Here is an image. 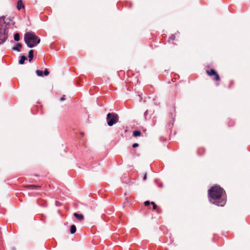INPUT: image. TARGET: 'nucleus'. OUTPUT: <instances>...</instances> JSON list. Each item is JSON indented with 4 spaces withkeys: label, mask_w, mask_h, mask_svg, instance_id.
<instances>
[{
    "label": "nucleus",
    "mask_w": 250,
    "mask_h": 250,
    "mask_svg": "<svg viewBox=\"0 0 250 250\" xmlns=\"http://www.w3.org/2000/svg\"><path fill=\"white\" fill-rule=\"evenodd\" d=\"M209 199L210 202L218 206H224L226 203V195L224 189L215 186L208 190Z\"/></svg>",
    "instance_id": "nucleus-1"
},
{
    "label": "nucleus",
    "mask_w": 250,
    "mask_h": 250,
    "mask_svg": "<svg viewBox=\"0 0 250 250\" xmlns=\"http://www.w3.org/2000/svg\"><path fill=\"white\" fill-rule=\"evenodd\" d=\"M24 40L28 47L33 48L40 42V39L33 32H27L24 34Z\"/></svg>",
    "instance_id": "nucleus-2"
},
{
    "label": "nucleus",
    "mask_w": 250,
    "mask_h": 250,
    "mask_svg": "<svg viewBox=\"0 0 250 250\" xmlns=\"http://www.w3.org/2000/svg\"><path fill=\"white\" fill-rule=\"evenodd\" d=\"M119 117L114 113H109L107 115L106 121L109 126H112L118 122Z\"/></svg>",
    "instance_id": "nucleus-3"
},
{
    "label": "nucleus",
    "mask_w": 250,
    "mask_h": 250,
    "mask_svg": "<svg viewBox=\"0 0 250 250\" xmlns=\"http://www.w3.org/2000/svg\"><path fill=\"white\" fill-rule=\"evenodd\" d=\"M7 37L6 30L3 26H0V43L4 42Z\"/></svg>",
    "instance_id": "nucleus-4"
},
{
    "label": "nucleus",
    "mask_w": 250,
    "mask_h": 250,
    "mask_svg": "<svg viewBox=\"0 0 250 250\" xmlns=\"http://www.w3.org/2000/svg\"><path fill=\"white\" fill-rule=\"evenodd\" d=\"M207 73L208 74L209 76H214V80L216 81H218L220 79L219 76L218 75V74L216 73V72L214 69H211L210 70H207Z\"/></svg>",
    "instance_id": "nucleus-5"
},
{
    "label": "nucleus",
    "mask_w": 250,
    "mask_h": 250,
    "mask_svg": "<svg viewBox=\"0 0 250 250\" xmlns=\"http://www.w3.org/2000/svg\"><path fill=\"white\" fill-rule=\"evenodd\" d=\"M74 216L79 221H82L83 219V216L81 214L74 213Z\"/></svg>",
    "instance_id": "nucleus-6"
},
{
    "label": "nucleus",
    "mask_w": 250,
    "mask_h": 250,
    "mask_svg": "<svg viewBox=\"0 0 250 250\" xmlns=\"http://www.w3.org/2000/svg\"><path fill=\"white\" fill-rule=\"evenodd\" d=\"M21 47V45L20 43L16 44V46L13 48V50L19 52Z\"/></svg>",
    "instance_id": "nucleus-7"
},
{
    "label": "nucleus",
    "mask_w": 250,
    "mask_h": 250,
    "mask_svg": "<svg viewBox=\"0 0 250 250\" xmlns=\"http://www.w3.org/2000/svg\"><path fill=\"white\" fill-rule=\"evenodd\" d=\"M152 112L149 111L148 110H147L145 113H144V118L146 120L149 119V118L148 117V114H152Z\"/></svg>",
    "instance_id": "nucleus-8"
},
{
    "label": "nucleus",
    "mask_w": 250,
    "mask_h": 250,
    "mask_svg": "<svg viewBox=\"0 0 250 250\" xmlns=\"http://www.w3.org/2000/svg\"><path fill=\"white\" fill-rule=\"evenodd\" d=\"M24 6L22 3V1L21 0H19L18 1V3H17V8L19 9V10H20L22 7H23Z\"/></svg>",
    "instance_id": "nucleus-9"
},
{
    "label": "nucleus",
    "mask_w": 250,
    "mask_h": 250,
    "mask_svg": "<svg viewBox=\"0 0 250 250\" xmlns=\"http://www.w3.org/2000/svg\"><path fill=\"white\" fill-rule=\"evenodd\" d=\"M28 57L29 62H31V61L33 59V50H30L29 51Z\"/></svg>",
    "instance_id": "nucleus-10"
},
{
    "label": "nucleus",
    "mask_w": 250,
    "mask_h": 250,
    "mask_svg": "<svg viewBox=\"0 0 250 250\" xmlns=\"http://www.w3.org/2000/svg\"><path fill=\"white\" fill-rule=\"evenodd\" d=\"M26 60H27V58L24 56H22L21 58L20 61H19V63L21 64H23L24 62V61Z\"/></svg>",
    "instance_id": "nucleus-11"
},
{
    "label": "nucleus",
    "mask_w": 250,
    "mask_h": 250,
    "mask_svg": "<svg viewBox=\"0 0 250 250\" xmlns=\"http://www.w3.org/2000/svg\"><path fill=\"white\" fill-rule=\"evenodd\" d=\"M76 231V228L74 225H72L70 227V232L71 234H74Z\"/></svg>",
    "instance_id": "nucleus-12"
},
{
    "label": "nucleus",
    "mask_w": 250,
    "mask_h": 250,
    "mask_svg": "<svg viewBox=\"0 0 250 250\" xmlns=\"http://www.w3.org/2000/svg\"><path fill=\"white\" fill-rule=\"evenodd\" d=\"M141 135V132L140 131H135L133 132V136L134 137H138L140 136Z\"/></svg>",
    "instance_id": "nucleus-13"
},
{
    "label": "nucleus",
    "mask_w": 250,
    "mask_h": 250,
    "mask_svg": "<svg viewBox=\"0 0 250 250\" xmlns=\"http://www.w3.org/2000/svg\"><path fill=\"white\" fill-rule=\"evenodd\" d=\"M14 40L16 41H19L20 40V35L18 33H16L14 35Z\"/></svg>",
    "instance_id": "nucleus-14"
},
{
    "label": "nucleus",
    "mask_w": 250,
    "mask_h": 250,
    "mask_svg": "<svg viewBox=\"0 0 250 250\" xmlns=\"http://www.w3.org/2000/svg\"><path fill=\"white\" fill-rule=\"evenodd\" d=\"M36 74L38 76H43V72L41 70H37L36 71Z\"/></svg>",
    "instance_id": "nucleus-15"
},
{
    "label": "nucleus",
    "mask_w": 250,
    "mask_h": 250,
    "mask_svg": "<svg viewBox=\"0 0 250 250\" xmlns=\"http://www.w3.org/2000/svg\"><path fill=\"white\" fill-rule=\"evenodd\" d=\"M43 73L44 74L45 76H47L49 74V72L47 70V69H45L44 71H43Z\"/></svg>",
    "instance_id": "nucleus-16"
},
{
    "label": "nucleus",
    "mask_w": 250,
    "mask_h": 250,
    "mask_svg": "<svg viewBox=\"0 0 250 250\" xmlns=\"http://www.w3.org/2000/svg\"><path fill=\"white\" fill-rule=\"evenodd\" d=\"M151 204L153 205V209H156V208H157V206H156V205L155 204V203H154V202H152L151 203Z\"/></svg>",
    "instance_id": "nucleus-17"
},
{
    "label": "nucleus",
    "mask_w": 250,
    "mask_h": 250,
    "mask_svg": "<svg viewBox=\"0 0 250 250\" xmlns=\"http://www.w3.org/2000/svg\"><path fill=\"white\" fill-rule=\"evenodd\" d=\"M175 35H171V36L169 37V39H170V40H172V41H173V40H175Z\"/></svg>",
    "instance_id": "nucleus-18"
},
{
    "label": "nucleus",
    "mask_w": 250,
    "mask_h": 250,
    "mask_svg": "<svg viewBox=\"0 0 250 250\" xmlns=\"http://www.w3.org/2000/svg\"><path fill=\"white\" fill-rule=\"evenodd\" d=\"M144 204H145V206H148V205H149L150 204V202H149V201H146V202H145V203H144Z\"/></svg>",
    "instance_id": "nucleus-19"
},
{
    "label": "nucleus",
    "mask_w": 250,
    "mask_h": 250,
    "mask_svg": "<svg viewBox=\"0 0 250 250\" xmlns=\"http://www.w3.org/2000/svg\"><path fill=\"white\" fill-rule=\"evenodd\" d=\"M138 146V144H137V143H135V144H133V145H132V147H134V148L136 147H137Z\"/></svg>",
    "instance_id": "nucleus-20"
},
{
    "label": "nucleus",
    "mask_w": 250,
    "mask_h": 250,
    "mask_svg": "<svg viewBox=\"0 0 250 250\" xmlns=\"http://www.w3.org/2000/svg\"><path fill=\"white\" fill-rule=\"evenodd\" d=\"M146 177H147V174H146V173H145V174L144 176V178H143L144 180H146Z\"/></svg>",
    "instance_id": "nucleus-21"
},
{
    "label": "nucleus",
    "mask_w": 250,
    "mask_h": 250,
    "mask_svg": "<svg viewBox=\"0 0 250 250\" xmlns=\"http://www.w3.org/2000/svg\"><path fill=\"white\" fill-rule=\"evenodd\" d=\"M64 96H63L62 97L61 99H60V101H63L65 100V98H64Z\"/></svg>",
    "instance_id": "nucleus-22"
}]
</instances>
